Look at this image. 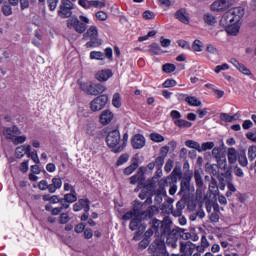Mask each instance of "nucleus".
<instances>
[{"instance_id":"nucleus-15","label":"nucleus","mask_w":256,"mask_h":256,"mask_svg":"<svg viewBox=\"0 0 256 256\" xmlns=\"http://www.w3.org/2000/svg\"><path fill=\"white\" fill-rule=\"evenodd\" d=\"M131 143L133 149H143V147H145V136L141 134H136L132 138Z\"/></svg>"},{"instance_id":"nucleus-2","label":"nucleus","mask_w":256,"mask_h":256,"mask_svg":"<svg viewBox=\"0 0 256 256\" xmlns=\"http://www.w3.org/2000/svg\"><path fill=\"white\" fill-rule=\"evenodd\" d=\"M82 21L80 22L79 21ZM90 20L86 16L80 15L79 18L72 17L67 20V27L68 29H73L76 31V33H85L87 30V25H89Z\"/></svg>"},{"instance_id":"nucleus-11","label":"nucleus","mask_w":256,"mask_h":256,"mask_svg":"<svg viewBox=\"0 0 256 256\" xmlns=\"http://www.w3.org/2000/svg\"><path fill=\"white\" fill-rule=\"evenodd\" d=\"M229 7H231V2L228 0H216L211 4L210 9L211 11H216L219 13L221 11H227Z\"/></svg>"},{"instance_id":"nucleus-1","label":"nucleus","mask_w":256,"mask_h":256,"mask_svg":"<svg viewBox=\"0 0 256 256\" xmlns=\"http://www.w3.org/2000/svg\"><path fill=\"white\" fill-rule=\"evenodd\" d=\"M245 15L242 7H236L228 10L220 19V27H223L229 35H237L241 26L239 21Z\"/></svg>"},{"instance_id":"nucleus-61","label":"nucleus","mask_w":256,"mask_h":256,"mask_svg":"<svg viewBox=\"0 0 256 256\" xmlns=\"http://www.w3.org/2000/svg\"><path fill=\"white\" fill-rule=\"evenodd\" d=\"M164 163H165V158L163 156H159L155 159L154 165H156L158 169H161Z\"/></svg>"},{"instance_id":"nucleus-7","label":"nucleus","mask_w":256,"mask_h":256,"mask_svg":"<svg viewBox=\"0 0 256 256\" xmlns=\"http://www.w3.org/2000/svg\"><path fill=\"white\" fill-rule=\"evenodd\" d=\"M149 250L152 253H158L161 256H169L167 248L165 247V240L156 238L155 241L150 245Z\"/></svg>"},{"instance_id":"nucleus-23","label":"nucleus","mask_w":256,"mask_h":256,"mask_svg":"<svg viewBox=\"0 0 256 256\" xmlns=\"http://www.w3.org/2000/svg\"><path fill=\"white\" fill-rule=\"evenodd\" d=\"M175 17L181 23H184L185 25H188V23H189V13H187V10H185V9L178 10L175 13Z\"/></svg>"},{"instance_id":"nucleus-20","label":"nucleus","mask_w":256,"mask_h":256,"mask_svg":"<svg viewBox=\"0 0 256 256\" xmlns=\"http://www.w3.org/2000/svg\"><path fill=\"white\" fill-rule=\"evenodd\" d=\"M191 177H192V175H190L188 177H184L181 180L179 195H183V193H187V191H189V189L191 187Z\"/></svg>"},{"instance_id":"nucleus-17","label":"nucleus","mask_w":256,"mask_h":256,"mask_svg":"<svg viewBox=\"0 0 256 256\" xmlns=\"http://www.w3.org/2000/svg\"><path fill=\"white\" fill-rule=\"evenodd\" d=\"M113 77V71L109 69L100 70L96 73L97 81H109Z\"/></svg>"},{"instance_id":"nucleus-28","label":"nucleus","mask_w":256,"mask_h":256,"mask_svg":"<svg viewBox=\"0 0 256 256\" xmlns=\"http://www.w3.org/2000/svg\"><path fill=\"white\" fill-rule=\"evenodd\" d=\"M90 59H94L96 61H105V53L101 51H91Z\"/></svg>"},{"instance_id":"nucleus-49","label":"nucleus","mask_w":256,"mask_h":256,"mask_svg":"<svg viewBox=\"0 0 256 256\" xmlns=\"http://www.w3.org/2000/svg\"><path fill=\"white\" fill-rule=\"evenodd\" d=\"M238 163L241 167H247V165H249V161L247 160V155H245V153L239 155Z\"/></svg>"},{"instance_id":"nucleus-24","label":"nucleus","mask_w":256,"mask_h":256,"mask_svg":"<svg viewBox=\"0 0 256 256\" xmlns=\"http://www.w3.org/2000/svg\"><path fill=\"white\" fill-rule=\"evenodd\" d=\"M137 167H139V158L134 157L132 158L131 165L124 169V175H131L132 173H135Z\"/></svg>"},{"instance_id":"nucleus-22","label":"nucleus","mask_w":256,"mask_h":256,"mask_svg":"<svg viewBox=\"0 0 256 256\" xmlns=\"http://www.w3.org/2000/svg\"><path fill=\"white\" fill-rule=\"evenodd\" d=\"M61 187H63V180L59 177H54L52 178V183L49 184V193H56Z\"/></svg>"},{"instance_id":"nucleus-14","label":"nucleus","mask_w":256,"mask_h":256,"mask_svg":"<svg viewBox=\"0 0 256 256\" xmlns=\"http://www.w3.org/2000/svg\"><path fill=\"white\" fill-rule=\"evenodd\" d=\"M90 201L89 199H80L73 205V211L78 212L81 209H84L85 213H89L90 209Z\"/></svg>"},{"instance_id":"nucleus-37","label":"nucleus","mask_w":256,"mask_h":256,"mask_svg":"<svg viewBox=\"0 0 256 256\" xmlns=\"http://www.w3.org/2000/svg\"><path fill=\"white\" fill-rule=\"evenodd\" d=\"M149 51L150 53H152V55H161V53H163V50H161V46H159V44L157 43L152 44Z\"/></svg>"},{"instance_id":"nucleus-59","label":"nucleus","mask_w":256,"mask_h":256,"mask_svg":"<svg viewBox=\"0 0 256 256\" xmlns=\"http://www.w3.org/2000/svg\"><path fill=\"white\" fill-rule=\"evenodd\" d=\"M108 17L109 16L104 11H99L96 13V18L98 21H107Z\"/></svg>"},{"instance_id":"nucleus-62","label":"nucleus","mask_w":256,"mask_h":256,"mask_svg":"<svg viewBox=\"0 0 256 256\" xmlns=\"http://www.w3.org/2000/svg\"><path fill=\"white\" fill-rule=\"evenodd\" d=\"M175 85H177V81H175L173 79H167L163 83V87H165V89H168L169 87H175Z\"/></svg>"},{"instance_id":"nucleus-4","label":"nucleus","mask_w":256,"mask_h":256,"mask_svg":"<svg viewBox=\"0 0 256 256\" xmlns=\"http://www.w3.org/2000/svg\"><path fill=\"white\" fill-rule=\"evenodd\" d=\"M73 9H75V4H73L71 0H62L58 10V15L62 19H69V17L73 15Z\"/></svg>"},{"instance_id":"nucleus-34","label":"nucleus","mask_w":256,"mask_h":256,"mask_svg":"<svg viewBox=\"0 0 256 256\" xmlns=\"http://www.w3.org/2000/svg\"><path fill=\"white\" fill-rule=\"evenodd\" d=\"M112 105L116 109H119L121 107V94L114 93V95L112 97Z\"/></svg>"},{"instance_id":"nucleus-53","label":"nucleus","mask_w":256,"mask_h":256,"mask_svg":"<svg viewBox=\"0 0 256 256\" xmlns=\"http://www.w3.org/2000/svg\"><path fill=\"white\" fill-rule=\"evenodd\" d=\"M38 189H40V191H49V183L47 180H41L38 183Z\"/></svg>"},{"instance_id":"nucleus-50","label":"nucleus","mask_w":256,"mask_h":256,"mask_svg":"<svg viewBox=\"0 0 256 256\" xmlns=\"http://www.w3.org/2000/svg\"><path fill=\"white\" fill-rule=\"evenodd\" d=\"M256 158V146H250L248 148V159L250 161H255Z\"/></svg>"},{"instance_id":"nucleus-19","label":"nucleus","mask_w":256,"mask_h":256,"mask_svg":"<svg viewBox=\"0 0 256 256\" xmlns=\"http://www.w3.org/2000/svg\"><path fill=\"white\" fill-rule=\"evenodd\" d=\"M113 112L110 110H104L100 115V123L101 125H109L113 121Z\"/></svg>"},{"instance_id":"nucleus-12","label":"nucleus","mask_w":256,"mask_h":256,"mask_svg":"<svg viewBox=\"0 0 256 256\" xmlns=\"http://www.w3.org/2000/svg\"><path fill=\"white\" fill-rule=\"evenodd\" d=\"M3 135L6 139L13 141V139L17 135H21V129H19V127L15 126V125L13 127H5L3 129Z\"/></svg>"},{"instance_id":"nucleus-29","label":"nucleus","mask_w":256,"mask_h":256,"mask_svg":"<svg viewBox=\"0 0 256 256\" xmlns=\"http://www.w3.org/2000/svg\"><path fill=\"white\" fill-rule=\"evenodd\" d=\"M127 141H129V134L125 133L123 135V143L122 145L118 146L117 148L113 149V153H121V151H123V149H125L127 147Z\"/></svg>"},{"instance_id":"nucleus-51","label":"nucleus","mask_w":256,"mask_h":256,"mask_svg":"<svg viewBox=\"0 0 256 256\" xmlns=\"http://www.w3.org/2000/svg\"><path fill=\"white\" fill-rule=\"evenodd\" d=\"M220 119H221V121H224L225 123H231L232 121H234L235 116H231L227 113H221Z\"/></svg>"},{"instance_id":"nucleus-36","label":"nucleus","mask_w":256,"mask_h":256,"mask_svg":"<svg viewBox=\"0 0 256 256\" xmlns=\"http://www.w3.org/2000/svg\"><path fill=\"white\" fill-rule=\"evenodd\" d=\"M216 161L219 169H222L223 171H227V158L225 157V155L218 158Z\"/></svg>"},{"instance_id":"nucleus-56","label":"nucleus","mask_w":256,"mask_h":256,"mask_svg":"<svg viewBox=\"0 0 256 256\" xmlns=\"http://www.w3.org/2000/svg\"><path fill=\"white\" fill-rule=\"evenodd\" d=\"M47 4L50 11H55V9H57V5L59 4V0H47Z\"/></svg>"},{"instance_id":"nucleus-52","label":"nucleus","mask_w":256,"mask_h":256,"mask_svg":"<svg viewBox=\"0 0 256 256\" xmlns=\"http://www.w3.org/2000/svg\"><path fill=\"white\" fill-rule=\"evenodd\" d=\"M177 69V67L174 64H164L163 65V71L164 73H173V71H175Z\"/></svg>"},{"instance_id":"nucleus-54","label":"nucleus","mask_w":256,"mask_h":256,"mask_svg":"<svg viewBox=\"0 0 256 256\" xmlns=\"http://www.w3.org/2000/svg\"><path fill=\"white\" fill-rule=\"evenodd\" d=\"M177 44L179 45V47H181L182 49H187L188 51H191V44H189V42L185 41V40H178Z\"/></svg>"},{"instance_id":"nucleus-58","label":"nucleus","mask_w":256,"mask_h":256,"mask_svg":"<svg viewBox=\"0 0 256 256\" xmlns=\"http://www.w3.org/2000/svg\"><path fill=\"white\" fill-rule=\"evenodd\" d=\"M27 157H30L36 165L39 164V155H37V150L28 153Z\"/></svg>"},{"instance_id":"nucleus-27","label":"nucleus","mask_w":256,"mask_h":256,"mask_svg":"<svg viewBox=\"0 0 256 256\" xmlns=\"http://www.w3.org/2000/svg\"><path fill=\"white\" fill-rule=\"evenodd\" d=\"M186 103L190 105V107H201L202 105L201 101L195 96H188L186 98Z\"/></svg>"},{"instance_id":"nucleus-60","label":"nucleus","mask_w":256,"mask_h":256,"mask_svg":"<svg viewBox=\"0 0 256 256\" xmlns=\"http://www.w3.org/2000/svg\"><path fill=\"white\" fill-rule=\"evenodd\" d=\"M158 211L159 209L156 206H150L148 210H146V215L148 217H153V215H155V213H157Z\"/></svg>"},{"instance_id":"nucleus-32","label":"nucleus","mask_w":256,"mask_h":256,"mask_svg":"<svg viewBox=\"0 0 256 256\" xmlns=\"http://www.w3.org/2000/svg\"><path fill=\"white\" fill-rule=\"evenodd\" d=\"M71 221V217L69 216V212L61 213L58 219V223L60 225H67Z\"/></svg>"},{"instance_id":"nucleus-48","label":"nucleus","mask_w":256,"mask_h":256,"mask_svg":"<svg viewBox=\"0 0 256 256\" xmlns=\"http://www.w3.org/2000/svg\"><path fill=\"white\" fill-rule=\"evenodd\" d=\"M127 161H129V154L124 153V154H122V155L118 158V160H117V162H116V165H117L118 167H120V165H125V163H127Z\"/></svg>"},{"instance_id":"nucleus-26","label":"nucleus","mask_w":256,"mask_h":256,"mask_svg":"<svg viewBox=\"0 0 256 256\" xmlns=\"http://www.w3.org/2000/svg\"><path fill=\"white\" fill-rule=\"evenodd\" d=\"M227 155L230 165L237 163V150L235 148H229Z\"/></svg>"},{"instance_id":"nucleus-43","label":"nucleus","mask_w":256,"mask_h":256,"mask_svg":"<svg viewBox=\"0 0 256 256\" xmlns=\"http://www.w3.org/2000/svg\"><path fill=\"white\" fill-rule=\"evenodd\" d=\"M138 210L136 208L133 209V211L126 212L122 219L124 221H129V219H133V217H137Z\"/></svg>"},{"instance_id":"nucleus-38","label":"nucleus","mask_w":256,"mask_h":256,"mask_svg":"<svg viewBox=\"0 0 256 256\" xmlns=\"http://www.w3.org/2000/svg\"><path fill=\"white\" fill-rule=\"evenodd\" d=\"M139 223H141V219L139 218V216H135L131 222H130V229L131 231H137V228L139 227Z\"/></svg>"},{"instance_id":"nucleus-41","label":"nucleus","mask_w":256,"mask_h":256,"mask_svg":"<svg viewBox=\"0 0 256 256\" xmlns=\"http://www.w3.org/2000/svg\"><path fill=\"white\" fill-rule=\"evenodd\" d=\"M150 139L154 141V143H163V141H165V137L159 133L150 134Z\"/></svg>"},{"instance_id":"nucleus-44","label":"nucleus","mask_w":256,"mask_h":256,"mask_svg":"<svg viewBox=\"0 0 256 256\" xmlns=\"http://www.w3.org/2000/svg\"><path fill=\"white\" fill-rule=\"evenodd\" d=\"M225 156V154L223 153V150H221L220 147H215L212 150V157H214V159H221V157Z\"/></svg>"},{"instance_id":"nucleus-6","label":"nucleus","mask_w":256,"mask_h":256,"mask_svg":"<svg viewBox=\"0 0 256 256\" xmlns=\"http://www.w3.org/2000/svg\"><path fill=\"white\" fill-rule=\"evenodd\" d=\"M80 88L88 95H101V93H105L107 91V87L103 84H81Z\"/></svg>"},{"instance_id":"nucleus-25","label":"nucleus","mask_w":256,"mask_h":256,"mask_svg":"<svg viewBox=\"0 0 256 256\" xmlns=\"http://www.w3.org/2000/svg\"><path fill=\"white\" fill-rule=\"evenodd\" d=\"M171 233V220H164L162 221L160 237L163 235H169Z\"/></svg>"},{"instance_id":"nucleus-47","label":"nucleus","mask_w":256,"mask_h":256,"mask_svg":"<svg viewBox=\"0 0 256 256\" xmlns=\"http://www.w3.org/2000/svg\"><path fill=\"white\" fill-rule=\"evenodd\" d=\"M166 243L168 247H172V249H177V238L172 237L171 235L168 236Z\"/></svg>"},{"instance_id":"nucleus-8","label":"nucleus","mask_w":256,"mask_h":256,"mask_svg":"<svg viewBox=\"0 0 256 256\" xmlns=\"http://www.w3.org/2000/svg\"><path fill=\"white\" fill-rule=\"evenodd\" d=\"M177 175H179V170L177 168H174L171 175L167 176L166 178L161 179L158 182L161 192L164 195H167V192L165 191L166 186L171 185V183H177Z\"/></svg>"},{"instance_id":"nucleus-9","label":"nucleus","mask_w":256,"mask_h":256,"mask_svg":"<svg viewBox=\"0 0 256 256\" xmlns=\"http://www.w3.org/2000/svg\"><path fill=\"white\" fill-rule=\"evenodd\" d=\"M121 142V133L119 130H112L106 137V143L110 149H117V145Z\"/></svg>"},{"instance_id":"nucleus-21","label":"nucleus","mask_w":256,"mask_h":256,"mask_svg":"<svg viewBox=\"0 0 256 256\" xmlns=\"http://www.w3.org/2000/svg\"><path fill=\"white\" fill-rule=\"evenodd\" d=\"M163 221L159 219H153L150 223L151 229L155 232V235L157 239H161V227H162Z\"/></svg>"},{"instance_id":"nucleus-35","label":"nucleus","mask_w":256,"mask_h":256,"mask_svg":"<svg viewBox=\"0 0 256 256\" xmlns=\"http://www.w3.org/2000/svg\"><path fill=\"white\" fill-rule=\"evenodd\" d=\"M194 179L197 187H203V177L201 176V171L195 170Z\"/></svg>"},{"instance_id":"nucleus-10","label":"nucleus","mask_w":256,"mask_h":256,"mask_svg":"<svg viewBox=\"0 0 256 256\" xmlns=\"http://www.w3.org/2000/svg\"><path fill=\"white\" fill-rule=\"evenodd\" d=\"M109 101V97L107 95H100L96 97L91 103H90V109L91 111H101V109L105 108V105H107V102Z\"/></svg>"},{"instance_id":"nucleus-33","label":"nucleus","mask_w":256,"mask_h":256,"mask_svg":"<svg viewBox=\"0 0 256 256\" xmlns=\"http://www.w3.org/2000/svg\"><path fill=\"white\" fill-rule=\"evenodd\" d=\"M62 199H64L66 203H75V201H77V192L65 194Z\"/></svg>"},{"instance_id":"nucleus-13","label":"nucleus","mask_w":256,"mask_h":256,"mask_svg":"<svg viewBox=\"0 0 256 256\" xmlns=\"http://www.w3.org/2000/svg\"><path fill=\"white\" fill-rule=\"evenodd\" d=\"M180 251L184 254V256H191L193 255V251H195V244H193L191 241L181 242Z\"/></svg>"},{"instance_id":"nucleus-63","label":"nucleus","mask_w":256,"mask_h":256,"mask_svg":"<svg viewBox=\"0 0 256 256\" xmlns=\"http://www.w3.org/2000/svg\"><path fill=\"white\" fill-rule=\"evenodd\" d=\"M169 186V195H175V193H177V182H172L171 184H168L166 187Z\"/></svg>"},{"instance_id":"nucleus-3","label":"nucleus","mask_w":256,"mask_h":256,"mask_svg":"<svg viewBox=\"0 0 256 256\" xmlns=\"http://www.w3.org/2000/svg\"><path fill=\"white\" fill-rule=\"evenodd\" d=\"M84 39H90V41L86 43V47H101V45H103V41L99 39V30L96 26H90L88 28L84 34Z\"/></svg>"},{"instance_id":"nucleus-16","label":"nucleus","mask_w":256,"mask_h":256,"mask_svg":"<svg viewBox=\"0 0 256 256\" xmlns=\"http://www.w3.org/2000/svg\"><path fill=\"white\" fill-rule=\"evenodd\" d=\"M229 63H231L233 65V67L238 69V71H240V73H243V75H251V70H249V68H247V66H245L244 64L239 63V61H237V59L231 58L229 60Z\"/></svg>"},{"instance_id":"nucleus-5","label":"nucleus","mask_w":256,"mask_h":256,"mask_svg":"<svg viewBox=\"0 0 256 256\" xmlns=\"http://www.w3.org/2000/svg\"><path fill=\"white\" fill-rule=\"evenodd\" d=\"M170 117L173 120L174 125L179 129H189L190 127H193V123L185 119H181V112L177 110H172L170 112Z\"/></svg>"},{"instance_id":"nucleus-55","label":"nucleus","mask_w":256,"mask_h":256,"mask_svg":"<svg viewBox=\"0 0 256 256\" xmlns=\"http://www.w3.org/2000/svg\"><path fill=\"white\" fill-rule=\"evenodd\" d=\"M173 165L174 162L171 159H168L165 166H164V170L166 173H171V171L173 170Z\"/></svg>"},{"instance_id":"nucleus-31","label":"nucleus","mask_w":256,"mask_h":256,"mask_svg":"<svg viewBox=\"0 0 256 256\" xmlns=\"http://www.w3.org/2000/svg\"><path fill=\"white\" fill-rule=\"evenodd\" d=\"M203 20L207 25H215L217 23V18L211 13L204 14Z\"/></svg>"},{"instance_id":"nucleus-46","label":"nucleus","mask_w":256,"mask_h":256,"mask_svg":"<svg viewBox=\"0 0 256 256\" xmlns=\"http://www.w3.org/2000/svg\"><path fill=\"white\" fill-rule=\"evenodd\" d=\"M27 141V136L22 135V136H14L12 143H14L15 145H21L23 143H25Z\"/></svg>"},{"instance_id":"nucleus-39","label":"nucleus","mask_w":256,"mask_h":256,"mask_svg":"<svg viewBox=\"0 0 256 256\" xmlns=\"http://www.w3.org/2000/svg\"><path fill=\"white\" fill-rule=\"evenodd\" d=\"M192 50L196 51L197 53H201L203 51V42L201 40H194L192 44Z\"/></svg>"},{"instance_id":"nucleus-42","label":"nucleus","mask_w":256,"mask_h":256,"mask_svg":"<svg viewBox=\"0 0 256 256\" xmlns=\"http://www.w3.org/2000/svg\"><path fill=\"white\" fill-rule=\"evenodd\" d=\"M215 143L214 142H204L200 146V153H203V151H209L211 149H214Z\"/></svg>"},{"instance_id":"nucleus-18","label":"nucleus","mask_w":256,"mask_h":256,"mask_svg":"<svg viewBox=\"0 0 256 256\" xmlns=\"http://www.w3.org/2000/svg\"><path fill=\"white\" fill-rule=\"evenodd\" d=\"M144 175H145V168L140 167L137 174L130 177L131 185H135L137 183H141L142 181H144L145 180Z\"/></svg>"},{"instance_id":"nucleus-30","label":"nucleus","mask_w":256,"mask_h":256,"mask_svg":"<svg viewBox=\"0 0 256 256\" xmlns=\"http://www.w3.org/2000/svg\"><path fill=\"white\" fill-rule=\"evenodd\" d=\"M186 147H189V149H195L196 151H198V153H200L201 151V144H199V142L195 141V140H187L185 142Z\"/></svg>"},{"instance_id":"nucleus-64","label":"nucleus","mask_w":256,"mask_h":256,"mask_svg":"<svg viewBox=\"0 0 256 256\" xmlns=\"http://www.w3.org/2000/svg\"><path fill=\"white\" fill-rule=\"evenodd\" d=\"M227 69H229V64L224 63L222 65L216 66L214 71H215V73H219L220 71H227Z\"/></svg>"},{"instance_id":"nucleus-57","label":"nucleus","mask_w":256,"mask_h":256,"mask_svg":"<svg viewBox=\"0 0 256 256\" xmlns=\"http://www.w3.org/2000/svg\"><path fill=\"white\" fill-rule=\"evenodd\" d=\"M206 51L208 53H210L211 55H219V50H217V48L215 46H213V44H209L206 47Z\"/></svg>"},{"instance_id":"nucleus-45","label":"nucleus","mask_w":256,"mask_h":256,"mask_svg":"<svg viewBox=\"0 0 256 256\" xmlns=\"http://www.w3.org/2000/svg\"><path fill=\"white\" fill-rule=\"evenodd\" d=\"M15 155L17 157V159H21L23 157H25L26 152H25V146L21 145V146H18L15 150Z\"/></svg>"},{"instance_id":"nucleus-40","label":"nucleus","mask_w":256,"mask_h":256,"mask_svg":"<svg viewBox=\"0 0 256 256\" xmlns=\"http://www.w3.org/2000/svg\"><path fill=\"white\" fill-rule=\"evenodd\" d=\"M2 13L5 17H10V15H13V8H11V5L5 3L2 5Z\"/></svg>"}]
</instances>
